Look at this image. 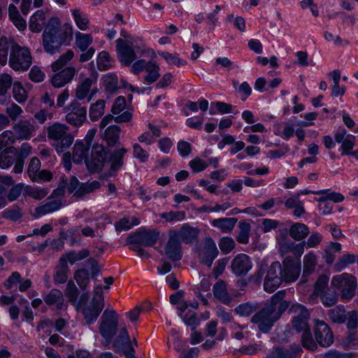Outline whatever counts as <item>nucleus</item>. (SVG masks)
I'll return each mask as SVG.
<instances>
[{"label": "nucleus", "mask_w": 358, "mask_h": 358, "mask_svg": "<svg viewBox=\"0 0 358 358\" xmlns=\"http://www.w3.org/2000/svg\"><path fill=\"white\" fill-rule=\"evenodd\" d=\"M72 36L73 26L71 24L66 23L60 26L57 17H51L48 20L43 34V45H50V43L62 45L72 38Z\"/></svg>", "instance_id": "nucleus-1"}, {"label": "nucleus", "mask_w": 358, "mask_h": 358, "mask_svg": "<svg viewBox=\"0 0 358 358\" xmlns=\"http://www.w3.org/2000/svg\"><path fill=\"white\" fill-rule=\"evenodd\" d=\"M48 138L57 153H62L73 144L74 136L66 124L55 122L47 128Z\"/></svg>", "instance_id": "nucleus-2"}, {"label": "nucleus", "mask_w": 358, "mask_h": 358, "mask_svg": "<svg viewBox=\"0 0 358 358\" xmlns=\"http://www.w3.org/2000/svg\"><path fill=\"white\" fill-rule=\"evenodd\" d=\"M118 57L123 64L130 65L136 58H153L155 51L146 46H117Z\"/></svg>", "instance_id": "nucleus-3"}, {"label": "nucleus", "mask_w": 358, "mask_h": 358, "mask_svg": "<svg viewBox=\"0 0 358 358\" xmlns=\"http://www.w3.org/2000/svg\"><path fill=\"white\" fill-rule=\"evenodd\" d=\"M331 285L338 289L343 300H350L355 294L357 279L350 273H343L332 278Z\"/></svg>", "instance_id": "nucleus-4"}, {"label": "nucleus", "mask_w": 358, "mask_h": 358, "mask_svg": "<svg viewBox=\"0 0 358 358\" xmlns=\"http://www.w3.org/2000/svg\"><path fill=\"white\" fill-rule=\"evenodd\" d=\"M153 58H150L151 60L146 62L144 58L136 61L131 66V72L134 74H139L142 71H145L146 75L144 77V82L146 84H151L158 80L160 76V68Z\"/></svg>", "instance_id": "nucleus-5"}, {"label": "nucleus", "mask_w": 358, "mask_h": 358, "mask_svg": "<svg viewBox=\"0 0 358 358\" xmlns=\"http://www.w3.org/2000/svg\"><path fill=\"white\" fill-rule=\"evenodd\" d=\"M32 63L29 50L25 46H12L9 64L15 71H27Z\"/></svg>", "instance_id": "nucleus-6"}, {"label": "nucleus", "mask_w": 358, "mask_h": 358, "mask_svg": "<svg viewBox=\"0 0 358 358\" xmlns=\"http://www.w3.org/2000/svg\"><path fill=\"white\" fill-rule=\"evenodd\" d=\"M104 306L102 287L95 286L94 289V296L91 303L84 310V316L86 322L90 324L96 320Z\"/></svg>", "instance_id": "nucleus-7"}, {"label": "nucleus", "mask_w": 358, "mask_h": 358, "mask_svg": "<svg viewBox=\"0 0 358 358\" xmlns=\"http://www.w3.org/2000/svg\"><path fill=\"white\" fill-rule=\"evenodd\" d=\"M90 271L92 278L97 276L99 273V268L97 262L94 259H88L83 265L74 272V279L81 289H85L90 283Z\"/></svg>", "instance_id": "nucleus-8"}, {"label": "nucleus", "mask_w": 358, "mask_h": 358, "mask_svg": "<svg viewBox=\"0 0 358 358\" xmlns=\"http://www.w3.org/2000/svg\"><path fill=\"white\" fill-rule=\"evenodd\" d=\"M301 272V264L299 258L291 259L287 257L283 262L279 273L284 282L292 283L295 282Z\"/></svg>", "instance_id": "nucleus-9"}, {"label": "nucleus", "mask_w": 358, "mask_h": 358, "mask_svg": "<svg viewBox=\"0 0 358 358\" xmlns=\"http://www.w3.org/2000/svg\"><path fill=\"white\" fill-rule=\"evenodd\" d=\"M118 322V315L113 309H106L101 317L99 331L106 340L110 339L115 334Z\"/></svg>", "instance_id": "nucleus-10"}, {"label": "nucleus", "mask_w": 358, "mask_h": 358, "mask_svg": "<svg viewBox=\"0 0 358 358\" xmlns=\"http://www.w3.org/2000/svg\"><path fill=\"white\" fill-rule=\"evenodd\" d=\"M199 303L197 301L193 302H180L176 307L178 310V316L182 320L184 323L195 329L199 324L198 319L196 316L195 310L198 308Z\"/></svg>", "instance_id": "nucleus-11"}, {"label": "nucleus", "mask_w": 358, "mask_h": 358, "mask_svg": "<svg viewBox=\"0 0 358 358\" xmlns=\"http://www.w3.org/2000/svg\"><path fill=\"white\" fill-rule=\"evenodd\" d=\"M197 253L201 262L210 267L218 255V250L215 241L208 238L199 245Z\"/></svg>", "instance_id": "nucleus-12"}, {"label": "nucleus", "mask_w": 358, "mask_h": 358, "mask_svg": "<svg viewBox=\"0 0 358 358\" xmlns=\"http://www.w3.org/2000/svg\"><path fill=\"white\" fill-rule=\"evenodd\" d=\"M272 310H273L272 307H265L252 318V322L256 324L263 332L268 331L273 323L278 319V314L273 315Z\"/></svg>", "instance_id": "nucleus-13"}, {"label": "nucleus", "mask_w": 358, "mask_h": 358, "mask_svg": "<svg viewBox=\"0 0 358 358\" xmlns=\"http://www.w3.org/2000/svg\"><path fill=\"white\" fill-rule=\"evenodd\" d=\"M280 269V264L278 262L271 264L268 269L264 282V289L266 292H273L283 281L279 273Z\"/></svg>", "instance_id": "nucleus-14"}, {"label": "nucleus", "mask_w": 358, "mask_h": 358, "mask_svg": "<svg viewBox=\"0 0 358 358\" xmlns=\"http://www.w3.org/2000/svg\"><path fill=\"white\" fill-rule=\"evenodd\" d=\"M289 311L296 315L294 317L292 324L297 331L306 332L310 331L308 325L309 313L304 306L295 304L291 306Z\"/></svg>", "instance_id": "nucleus-15"}, {"label": "nucleus", "mask_w": 358, "mask_h": 358, "mask_svg": "<svg viewBox=\"0 0 358 358\" xmlns=\"http://www.w3.org/2000/svg\"><path fill=\"white\" fill-rule=\"evenodd\" d=\"M99 187L100 184L96 180L80 183L76 177H72L68 187V190L76 196H83L97 189Z\"/></svg>", "instance_id": "nucleus-16"}, {"label": "nucleus", "mask_w": 358, "mask_h": 358, "mask_svg": "<svg viewBox=\"0 0 358 358\" xmlns=\"http://www.w3.org/2000/svg\"><path fill=\"white\" fill-rule=\"evenodd\" d=\"M180 236V234L177 231H171L169 234V238L165 246V253L172 261H178L182 258Z\"/></svg>", "instance_id": "nucleus-17"}, {"label": "nucleus", "mask_w": 358, "mask_h": 358, "mask_svg": "<svg viewBox=\"0 0 358 358\" xmlns=\"http://www.w3.org/2000/svg\"><path fill=\"white\" fill-rule=\"evenodd\" d=\"M335 141L341 144L339 151L341 155H350V152L355 145L356 136L347 133L345 129H341L334 134Z\"/></svg>", "instance_id": "nucleus-18"}, {"label": "nucleus", "mask_w": 358, "mask_h": 358, "mask_svg": "<svg viewBox=\"0 0 358 358\" xmlns=\"http://www.w3.org/2000/svg\"><path fill=\"white\" fill-rule=\"evenodd\" d=\"M314 334L317 342L322 347H329L334 342L333 334L328 325L323 321H315Z\"/></svg>", "instance_id": "nucleus-19"}, {"label": "nucleus", "mask_w": 358, "mask_h": 358, "mask_svg": "<svg viewBox=\"0 0 358 358\" xmlns=\"http://www.w3.org/2000/svg\"><path fill=\"white\" fill-rule=\"evenodd\" d=\"M231 268L232 273L236 275H245L252 269V262L248 255L241 253L232 260Z\"/></svg>", "instance_id": "nucleus-20"}, {"label": "nucleus", "mask_w": 358, "mask_h": 358, "mask_svg": "<svg viewBox=\"0 0 358 358\" xmlns=\"http://www.w3.org/2000/svg\"><path fill=\"white\" fill-rule=\"evenodd\" d=\"M126 108V99L124 96H118L113 105L111 111L115 115L116 122H129L132 118V114L128 110H124Z\"/></svg>", "instance_id": "nucleus-21"}, {"label": "nucleus", "mask_w": 358, "mask_h": 358, "mask_svg": "<svg viewBox=\"0 0 358 358\" xmlns=\"http://www.w3.org/2000/svg\"><path fill=\"white\" fill-rule=\"evenodd\" d=\"M76 74V70L74 67L64 68L52 77L51 83L55 87H62L71 82Z\"/></svg>", "instance_id": "nucleus-22"}, {"label": "nucleus", "mask_w": 358, "mask_h": 358, "mask_svg": "<svg viewBox=\"0 0 358 358\" xmlns=\"http://www.w3.org/2000/svg\"><path fill=\"white\" fill-rule=\"evenodd\" d=\"M50 11L48 9L36 10L29 19V27L32 32L39 33L46 22Z\"/></svg>", "instance_id": "nucleus-23"}, {"label": "nucleus", "mask_w": 358, "mask_h": 358, "mask_svg": "<svg viewBox=\"0 0 358 358\" xmlns=\"http://www.w3.org/2000/svg\"><path fill=\"white\" fill-rule=\"evenodd\" d=\"M159 236V233L157 230L145 229L139 228L136 232L137 241L145 246L154 245Z\"/></svg>", "instance_id": "nucleus-24"}, {"label": "nucleus", "mask_w": 358, "mask_h": 358, "mask_svg": "<svg viewBox=\"0 0 358 358\" xmlns=\"http://www.w3.org/2000/svg\"><path fill=\"white\" fill-rule=\"evenodd\" d=\"M72 110L67 113L66 116V120L71 124L78 126L82 124L85 119L87 110L84 107H76L73 104H71L68 110Z\"/></svg>", "instance_id": "nucleus-25"}, {"label": "nucleus", "mask_w": 358, "mask_h": 358, "mask_svg": "<svg viewBox=\"0 0 358 358\" xmlns=\"http://www.w3.org/2000/svg\"><path fill=\"white\" fill-rule=\"evenodd\" d=\"M98 73L93 71L89 78H84L77 86L76 95L78 99H84L89 94L93 84L96 83Z\"/></svg>", "instance_id": "nucleus-26"}, {"label": "nucleus", "mask_w": 358, "mask_h": 358, "mask_svg": "<svg viewBox=\"0 0 358 358\" xmlns=\"http://www.w3.org/2000/svg\"><path fill=\"white\" fill-rule=\"evenodd\" d=\"M17 139L27 140L34 135L35 127L27 120L20 121L13 126Z\"/></svg>", "instance_id": "nucleus-27"}, {"label": "nucleus", "mask_w": 358, "mask_h": 358, "mask_svg": "<svg viewBox=\"0 0 358 358\" xmlns=\"http://www.w3.org/2000/svg\"><path fill=\"white\" fill-rule=\"evenodd\" d=\"M98 150L96 152V155L93 153L91 159L85 160L86 166L87 169L92 172H97L102 169L105 161V151L102 146H99L95 148Z\"/></svg>", "instance_id": "nucleus-28"}, {"label": "nucleus", "mask_w": 358, "mask_h": 358, "mask_svg": "<svg viewBox=\"0 0 358 358\" xmlns=\"http://www.w3.org/2000/svg\"><path fill=\"white\" fill-rule=\"evenodd\" d=\"M90 255L87 250H82L80 251H71L63 255L59 259V263L67 264L68 263L73 265L78 261H81L87 258Z\"/></svg>", "instance_id": "nucleus-29"}, {"label": "nucleus", "mask_w": 358, "mask_h": 358, "mask_svg": "<svg viewBox=\"0 0 358 358\" xmlns=\"http://www.w3.org/2000/svg\"><path fill=\"white\" fill-rule=\"evenodd\" d=\"M127 152L124 148L115 150L110 155L108 162L110 166V171L116 172L123 166V157Z\"/></svg>", "instance_id": "nucleus-30"}, {"label": "nucleus", "mask_w": 358, "mask_h": 358, "mask_svg": "<svg viewBox=\"0 0 358 358\" xmlns=\"http://www.w3.org/2000/svg\"><path fill=\"white\" fill-rule=\"evenodd\" d=\"M214 296L223 302L224 303H229L231 301L230 296L229 295L227 286L224 281L219 280L213 287Z\"/></svg>", "instance_id": "nucleus-31"}, {"label": "nucleus", "mask_w": 358, "mask_h": 358, "mask_svg": "<svg viewBox=\"0 0 358 358\" xmlns=\"http://www.w3.org/2000/svg\"><path fill=\"white\" fill-rule=\"evenodd\" d=\"M303 277H306L315 271L317 264L316 255L313 252H309L303 257Z\"/></svg>", "instance_id": "nucleus-32"}, {"label": "nucleus", "mask_w": 358, "mask_h": 358, "mask_svg": "<svg viewBox=\"0 0 358 358\" xmlns=\"http://www.w3.org/2000/svg\"><path fill=\"white\" fill-rule=\"evenodd\" d=\"M314 194L321 195L317 200L318 202H324L327 200L332 201L335 203L341 202L344 200V196L335 192H329L328 189L318 190L317 192H312Z\"/></svg>", "instance_id": "nucleus-33"}, {"label": "nucleus", "mask_w": 358, "mask_h": 358, "mask_svg": "<svg viewBox=\"0 0 358 358\" xmlns=\"http://www.w3.org/2000/svg\"><path fill=\"white\" fill-rule=\"evenodd\" d=\"M309 233L308 227L302 223H295L289 229V235L296 241H301L306 238Z\"/></svg>", "instance_id": "nucleus-34"}, {"label": "nucleus", "mask_w": 358, "mask_h": 358, "mask_svg": "<svg viewBox=\"0 0 358 358\" xmlns=\"http://www.w3.org/2000/svg\"><path fill=\"white\" fill-rule=\"evenodd\" d=\"M118 79L114 73L104 75L101 79V83L108 92H113L117 89Z\"/></svg>", "instance_id": "nucleus-35"}, {"label": "nucleus", "mask_w": 358, "mask_h": 358, "mask_svg": "<svg viewBox=\"0 0 358 358\" xmlns=\"http://www.w3.org/2000/svg\"><path fill=\"white\" fill-rule=\"evenodd\" d=\"M329 77L333 80L334 85L332 86V95L337 97L340 95H343L345 92L346 88L344 86H341L339 83L341 80V72L338 70H334L328 74Z\"/></svg>", "instance_id": "nucleus-36"}, {"label": "nucleus", "mask_w": 358, "mask_h": 358, "mask_svg": "<svg viewBox=\"0 0 358 358\" xmlns=\"http://www.w3.org/2000/svg\"><path fill=\"white\" fill-rule=\"evenodd\" d=\"M89 146L85 145L81 141H76L73 146V160L75 163H80L86 159V155Z\"/></svg>", "instance_id": "nucleus-37"}, {"label": "nucleus", "mask_w": 358, "mask_h": 358, "mask_svg": "<svg viewBox=\"0 0 358 358\" xmlns=\"http://www.w3.org/2000/svg\"><path fill=\"white\" fill-rule=\"evenodd\" d=\"M236 222L234 218H218L211 222L213 227L220 229L223 232L231 231Z\"/></svg>", "instance_id": "nucleus-38"}, {"label": "nucleus", "mask_w": 358, "mask_h": 358, "mask_svg": "<svg viewBox=\"0 0 358 358\" xmlns=\"http://www.w3.org/2000/svg\"><path fill=\"white\" fill-rule=\"evenodd\" d=\"M71 13L77 27L82 31L87 30L90 24L88 17L78 9L72 10Z\"/></svg>", "instance_id": "nucleus-39"}, {"label": "nucleus", "mask_w": 358, "mask_h": 358, "mask_svg": "<svg viewBox=\"0 0 358 358\" xmlns=\"http://www.w3.org/2000/svg\"><path fill=\"white\" fill-rule=\"evenodd\" d=\"M140 224V220L136 217H123L115 224L117 231H127L134 226Z\"/></svg>", "instance_id": "nucleus-40"}, {"label": "nucleus", "mask_w": 358, "mask_h": 358, "mask_svg": "<svg viewBox=\"0 0 358 358\" xmlns=\"http://www.w3.org/2000/svg\"><path fill=\"white\" fill-rule=\"evenodd\" d=\"M48 193L46 188L27 186L24 189V195L31 196L35 199L41 200Z\"/></svg>", "instance_id": "nucleus-41"}, {"label": "nucleus", "mask_w": 358, "mask_h": 358, "mask_svg": "<svg viewBox=\"0 0 358 358\" xmlns=\"http://www.w3.org/2000/svg\"><path fill=\"white\" fill-rule=\"evenodd\" d=\"M105 101L99 99L93 103L90 109V117L92 120H97L104 113Z\"/></svg>", "instance_id": "nucleus-42"}, {"label": "nucleus", "mask_w": 358, "mask_h": 358, "mask_svg": "<svg viewBox=\"0 0 358 358\" xmlns=\"http://www.w3.org/2000/svg\"><path fill=\"white\" fill-rule=\"evenodd\" d=\"M96 64L100 71H106L113 66V61L108 52L102 51L98 55Z\"/></svg>", "instance_id": "nucleus-43"}, {"label": "nucleus", "mask_w": 358, "mask_h": 358, "mask_svg": "<svg viewBox=\"0 0 358 358\" xmlns=\"http://www.w3.org/2000/svg\"><path fill=\"white\" fill-rule=\"evenodd\" d=\"M120 127L116 125L108 127L104 133V138L108 145H114L119 140Z\"/></svg>", "instance_id": "nucleus-44"}, {"label": "nucleus", "mask_w": 358, "mask_h": 358, "mask_svg": "<svg viewBox=\"0 0 358 358\" xmlns=\"http://www.w3.org/2000/svg\"><path fill=\"white\" fill-rule=\"evenodd\" d=\"M13 95L16 101L19 103H24L27 98V92L19 82L13 83Z\"/></svg>", "instance_id": "nucleus-45"}, {"label": "nucleus", "mask_w": 358, "mask_h": 358, "mask_svg": "<svg viewBox=\"0 0 358 358\" xmlns=\"http://www.w3.org/2000/svg\"><path fill=\"white\" fill-rule=\"evenodd\" d=\"M211 105L210 115H215L217 113L227 114L232 112L233 106L231 104L222 101H215L213 102Z\"/></svg>", "instance_id": "nucleus-46"}, {"label": "nucleus", "mask_w": 358, "mask_h": 358, "mask_svg": "<svg viewBox=\"0 0 358 358\" xmlns=\"http://www.w3.org/2000/svg\"><path fill=\"white\" fill-rule=\"evenodd\" d=\"M300 352V348L292 352L283 349L275 348L268 355L267 358H296Z\"/></svg>", "instance_id": "nucleus-47"}, {"label": "nucleus", "mask_w": 358, "mask_h": 358, "mask_svg": "<svg viewBox=\"0 0 358 358\" xmlns=\"http://www.w3.org/2000/svg\"><path fill=\"white\" fill-rule=\"evenodd\" d=\"M329 277L325 275H320L315 282V290L313 296H322L327 291Z\"/></svg>", "instance_id": "nucleus-48"}, {"label": "nucleus", "mask_w": 358, "mask_h": 358, "mask_svg": "<svg viewBox=\"0 0 358 358\" xmlns=\"http://www.w3.org/2000/svg\"><path fill=\"white\" fill-rule=\"evenodd\" d=\"M73 57V52L71 50H68L65 54L60 56V57L52 64V69L53 71L57 72L62 69L69 62Z\"/></svg>", "instance_id": "nucleus-49"}, {"label": "nucleus", "mask_w": 358, "mask_h": 358, "mask_svg": "<svg viewBox=\"0 0 358 358\" xmlns=\"http://www.w3.org/2000/svg\"><path fill=\"white\" fill-rule=\"evenodd\" d=\"M69 268L68 264L59 263V266L56 268L54 275V280L56 283H64L67 280Z\"/></svg>", "instance_id": "nucleus-50"}, {"label": "nucleus", "mask_w": 358, "mask_h": 358, "mask_svg": "<svg viewBox=\"0 0 358 358\" xmlns=\"http://www.w3.org/2000/svg\"><path fill=\"white\" fill-rule=\"evenodd\" d=\"M14 133L10 130H6L0 134V149H4L11 146L15 141Z\"/></svg>", "instance_id": "nucleus-51"}, {"label": "nucleus", "mask_w": 358, "mask_h": 358, "mask_svg": "<svg viewBox=\"0 0 358 358\" xmlns=\"http://www.w3.org/2000/svg\"><path fill=\"white\" fill-rule=\"evenodd\" d=\"M41 168V161L37 157H32L28 166L27 173L29 177L33 182L36 181V176Z\"/></svg>", "instance_id": "nucleus-52"}, {"label": "nucleus", "mask_w": 358, "mask_h": 358, "mask_svg": "<svg viewBox=\"0 0 358 358\" xmlns=\"http://www.w3.org/2000/svg\"><path fill=\"white\" fill-rule=\"evenodd\" d=\"M5 112L8 115V119L13 121H15L23 113L22 108L15 103H10L7 105Z\"/></svg>", "instance_id": "nucleus-53"}, {"label": "nucleus", "mask_w": 358, "mask_h": 358, "mask_svg": "<svg viewBox=\"0 0 358 358\" xmlns=\"http://www.w3.org/2000/svg\"><path fill=\"white\" fill-rule=\"evenodd\" d=\"M59 208V205L55 202H50L37 207L35 213L38 217L55 212Z\"/></svg>", "instance_id": "nucleus-54"}, {"label": "nucleus", "mask_w": 358, "mask_h": 358, "mask_svg": "<svg viewBox=\"0 0 358 358\" xmlns=\"http://www.w3.org/2000/svg\"><path fill=\"white\" fill-rule=\"evenodd\" d=\"M185 215L184 211H170L162 213L160 217L166 222H178L185 220Z\"/></svg>", "instance_id": "nucleus-55"}, {"label": "nucleus", "mask_w": 358, "mask_h": 358, "mask_svg": "<svg viewBox=\"0 0 358 358\" xmlns=\"http://www.w3.org/2000/svg\"><path fill=\"white\" fill-rule=\"evenodd\" d=\"M356 257L354 255H343L339 261L334 265L336 271H341L348 265L353 264L355 262Z\"/></svg>", "instance_id": "nucleus-56"}, {"label": "nucleus", "mask_w": 358, "mask_h": 358, "mask_svg": "<svg viewBox=\"0 0 358 358\" xmlns=\"http://www.w3.org/2000/svg\"><path fill=\"white\" fill-rule=\"evenodd\" d=\"M240 232L237 236V241L242 244H246L249 241L250 226L247 223H242L240 224Z\"/></svg>", "instance_id": "nucleus-57"}, {"label": "nucleus", "mask_w": 358, "mask_h": 358, "mask_svg": "<svg viewBox=\"0 0 358 358\" xmlns=\"http://www.w3.org/2000/svg\"><path fill=\"white\" fill-rule=\"evenodd\" d=\"M329 317L334 322L343 323L346 318L345 310L342 307H336L330 311Z\"/></svg>", "instance_id": "nucleus-58"}, {"label": "nucleus", "mask_w": 358, "mask_h": 358, "mask_svg": "<svg viewBox=\"0 0 358 358\" xmlns=\"http://www.w3.org/2000/svg\"><path fill=\"white\" fill-rule=\"evenodd\" d=\"M219 247L224 254L229 253L235 247V243L231 238L222 237L219 241Z\"/></svg>", "instance_id": "nucleus-59"}, {"label": "nucleus", "mask_w": 358, "mask_h": 358, "mask_svg": "<svg viewBox=\"0 0 358 358\" xmlns=\"http://www.w3.org/2000/svg\"><path fill=\"white\" fill-rule=\"evenodd\" d=\"M159 55H160L169 64L180 66L185 64V62L180 59L177 55H171L165 52H159Z\"/></svg>", "instance_id": "nucleus-60"}, {"label": "nucleus", "mask_w": 358, "mask_h": 358, "mask_svg": "<svg viewBox=\"0 0 358 358\" xmlns=\"http://www.w3.org/2000/svg\"><path fill=\"white\" fill-rule=\"evenodd\" d=\"M120 35L121 37L116 41L117 45H133L134 43H138L140 41L138 38L131 36L125 31H122Z\"/></svg>", "instance_id": "nucleus-61"}, {"label": "nucleus", "mask_w": 358, "mask_h": 358, "mask_svg": "<svg viewBox=\"0 0 358 358\" xmlns=\"http://www.w3.org/2000/svg\"><path fill=\"white\" fill-rule=\"evenodd\" d=\"M12 85V78L8 74L0 76V95H4Z\"/></svg>", "instance_id": "nucleus-62"}, {"label": "nucleus", "mask_w": 358, "mask_h": 358, "mask_svg": "<svg viewBox=\"0 0 358 358\" xmlns=\"http://www.w3.org/2000/svg\"><path fill=\"white\" fill-rule=\"evenodd\" d=\"M133 155L135 158L138 159L141 162H145L149 158V153L143 150L138 143L133 145Z\"/></svg>", "instance_id": "nucleus-63"}, {"label": "nucleus", "mask_w": 358, "mask_h": 358, "mask_svg": "<svg viewBox=\"0 0 358 358\" xmlns=\"http://www.w3.org/2000/svg\"><path fill=\"white\" fill-rule=\"evenodd\" d=\"M180 234V240L182 239L185 243H189L194 237V230L192 228L183 225L180 231H177Z\"/></svg>", "instance_id": "nucleus-64"}]
</instances>
